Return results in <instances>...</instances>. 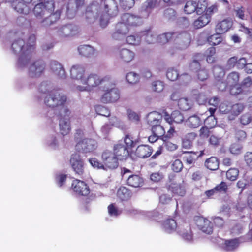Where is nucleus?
I'll list each match as a JSON object with an SVG mask.
<instances>
[{
    "label": "nucleus",
    "mask_w": 252,
    "mask_h": 252,
    "mask_svg": "<svg viewBox=\"0 0 252 252\" xmlns=\"http://www.w3.org/2000/svg\"><path fill=\"white\" fill-rule=\"evenodd\" d=\"M229 86H230L229 92L231 95H237L239 94H247V91L242 88L240 85L238 86L237 84L230 85Z\"/></svg>",
    "instance_id": "nucleus-44"
},
{
    "label": "nucleus",
    "mask_w": 252,
    "mask_h": 252,
    "mask_svg": "<svg viewBox=\"0 0 252 252\" xmlns=\"http://www.w3.org/2000/svg\"><path fill=\"white\" fill-rule=\"evenodd\" d=\"M156 0H147L145 1L141 8V11L149 13L155 6Z\"/></svg>",
    "instance_id": "nucleus-45"
},
{
    "label": "nucleus",
    "mask_w": 252,
    "mask_h": 252,
    "mask_svg": "<svg viewBox=\"0 0 252 252\" xmlns=\"http://www.w3.org/2000/svg\"><path fill=\"white\" fill-rule=\"evenodd\" d=\"M213 74L217 81V85L220 90H225L227 86L237 85L239 81V73L233 71L228 74L227 77V83L222 81L225 73L223 69L219 66H214L213 69Z\"/></svg>",
    "instance_id": "nucleus-2"
},
{
    "label": "nucleus",
    "mask_w": 252,
    "mask_h": 252,
    "mask_svg": "<svg viewBox=\"0 0 252 252\" xmlns=\"http://www.w3.org/2000/svg\"><path fill=\"white\" fill-rule=\"evenodd\" d=\"M193 98L199 105H204L208 101L207 96L204 93L198 92L193 94Z\"/></svg>",
    "instance_id": "nucleus-42"
},
{
    "label": "nucleus",
    "mask_w": 252,
    "mask_h": 252,
    "mask_svg": "<svg viewBox=\"0 0 252 252\" xmlns=\"http://www.w3.org/2000/svg\"><path fill=\"white\" fill-rule=\"evenodd\" d=\"M193 105V101L187 97H182L178 99V106L182 111H188L191 109Z\"/></svg>",
    "instance_id": "nucleus-29"
},
{
    "label": "nucleus",
    "mask_w": 252,
    "mask_h": 252,
    "mask_svg": "<svg viewBox=\"0 0 252 252\" xmlns=\"http://www.w3.org/2000/svg\"><path fill=\"white\" fill-rule=\"evenodd\" d=\"M239 245L237 238L227 240L225 241L224 249L227 251H231L236 249Z\"/></svg>",
    "instance_id": "nucleus-40"
},
{
    "label": "nucleus",
    "mask_w": 252,
    "mask_h": 252,
    "mask_svg": "<svg viewBox=\"0 0 252 252\" xmlns=\"http://www.w3.org/2000/svg\"><path fill=\"white\" fill-rule=\"evenodd\" d=\"M204 59V55L203 53H195L192 57V60L189 63V70L191 72L195 73L201 68L200 62Z\"/></svg>",
    "instance_id": "nucleus-20"
},
{
    "label": "nucleus",
    "mask_w": 252,
    "mask_h": 252,
    "mask_svg": "<svg viewBox=\"0 0 252 252\" xmlns=\"http://www.w3.org/2000/svg\"><path fill=\"white\" fill-rule=\"evenodd\" d=\"M52 71L59 78L65 77V71L63 66L56 61H52L50 63Z\"/></svg>",
    "instance_id": "nucleus-23"
},
{
    "label": "nucleus",
    "mask_w": 252,
    "mask_h": 252,
    "mask_svg": "<svg viewBox=\"0 0 252 252\" xmlns=\"http://www.w3.org/2000/svg\"><path fill=\"white\" fill-rule=\"evenodd\" d=\"M45 9L43 5V2H40L34 6L33 12L35 16H41V14H44L43 11Z\"/></svg>",
    "instance_id": "nucleus-61"
},
{
    "label": "nucleus",
    "mask_w": 252,
    "mask_h": 252,
    "mask_svg": "<svg viewBox=\"0 0 252 252\" xmlns=\"http://www.w3.org/2000/svg\"><path fill=\"white\" fill-rule=\"evenodd\" d=\"M162 226L165 231L170 233L176 230L177 224L174 219L168 218L163 221Z\"/></svg>",
    "instance_id": "nucleus-32"
},
{
    "label": "nucleus",
    "mask_w": 252,
    "mask_h": 252,
    "mask_svg": "<svg viewBox=\"0 0 252 252\" xmlns=\"http://www.w3.org/2000/svg\"><path fill=\"white\" fill-rule=\"evenodd\" d=\"M242 146L236 144H232L230 147V152L234 155H239L242 152Z\"/></svg>",
    "instance_id": "nucleus-64"
},
{
    "label": "nucleus",
    "mask_w": 252,
    "mask_h": 252,
    "mask_svg": "<svg viewBox=\"0 0 252 252\" xmlns=\"http://www.w3.org/2000/svg\"><path fill=\"white\" fill-rule=\"evenodd\" d=\"M113 152L118 160L124 161L128 159L131 154L123 143H116L113 147Z\"/></svg>",
    "instance_id": "nucleus-16"
},
{
    "label": "nucleus",
    "mask_w": 252,
    "mask_h": 252,
    "mask_svg": "<svg viewBox=\"0 0 252 252\" xmlns=\"http://www.w3.org/2000/svg\"><path fill=\"white\" fill-rule=\"evenodd\" d=\"M127 184L133 188L142 187L144 184V180L139 175L132 174L128 177L126 180Z\"/></svg>",
    "instance_id": "nucleus-25"
},
{
    "label": "nucleus",
    "mask_w": 252,
    "mask_h": 252,
    "mask_svg": "<svg viewBox=\"0 0 252 252\" xmlns=\"http://www.w3.org/2000/svg\"><path fill=\"white\" fill-rule=\"evenodd\" d=\"M220 34L217 33L208 36L207 38L208 42L212 46H216L221 43L223 41V38Z\"/></svg>",
    "instance_id": "nucleus-39"
},
{
    "label": "nucleus",
    "mask_w": 252,
    "mask_h": 252,
    "mask_svg": "<svg viewBox=\"0 0 252 252\" xmlns=\"http://www.w3.org/2000/svg\"><path fill=\"white\" fill-rule=\"evenodd\" d=\"M234 137L238 142H243L247 138L246 132L242 129L236 128L235 130Z\"/></svg>",
    "instance_id": "nucleus-48"
},
{
    "label": "nucleus",
    "mask_w": 252,
    "mask_h": 252,
    "mask_svg": "<svg viewBox=\"0 0 252 252\" xmlns=\"http://www.w3.org/2000/svg\"><path fill=\"white\" fill-rule=\"evenodd\" d=\"M202 121L197 115H194L189 117L187 121L188 126L192 128H195L199 127L201 124Z\"/></svg>",
    "instance_id": "nucleus-38"
},
{
    "label": "nucleus",
    "mask_w": 252,
    "mask_h": 252,
    "mask_svg": "<svg viewBox=\"0 0 252 252\" xmlns=\"http://www.w3.org/2000/svg\"><path fill=\"white\" fill-rule=\"evenodd\" d=\"M171 169L175 172L179 173L183 168V164L180 159H175L171 164Z\"/></svg>",
    "instance_id": "nucleus-53"
},
{
    "label": "nucleus",
    "mask_w": 252,
    "mask_h": 252,
    "mask_svg": "<svg viewBox=\"0 0 252 252\" xmlns=\"http://www.w3.org/2000/svg\"><path fill=\"white\" fill-rule=\"evenodd\" d=\"M115 85L112 82L111 78L109 82L104 84L103 93L100 97V101L103 103H113L120 98L119 90L115 88Z\"/></svg>",
    "instance_id": "nucleus-7"
},
{
    "label": "nucleus",
    "mask_w": 252,
    "mask_h": 252,
    "mask_svg": "<svg viewBox=\"0 0 252 252\" xmlns=\"http://www.w3.org/2000/svg\"><path fill=\"white\" fill-rule=\"evenodd\" d=\"M57 34L63 37H70L77 35L79 32L78 26L74 24L64 25L58 30Z\"/></svg>",
    "instance_id": "nucleus-18"
},
{
    "label": "nucleus",
    "mask_w": 252,
    "mask_h": 252,
    "mask_svg": "<svg viewBox=\"0 0 252 252\" xmlns=\"http://www.w3.org/2000/svg\"><path fill=\"white\" fill-rule=\"evenodd\" d=\"M139 76L138 74L130 72L126 76V79L129 84H135L139 81Z\"/></svg>",
    "instance_id": "nucleus-50"
},
{
    "label": "nucleus",
    "mask_w": 252,
    "mask_h": 252,
    "mask_svg": "<svg viewBox=\"0 0 252 252\" xmlns=\"http://www.w3.org/2000/svg\"><path fill=\"white\" fill-rule=\"evenodd\" d=\"M204 123L206 126L212 128L217 125V121L214 116H208L205 120Z\"/></svg>",
    "instance_id": "nucleus-59"
},
{
    "label": "nucleus",
    "mask_w": 252,
    "mask_h": 252,
    "mask_svg": "<svg viewBox=\"0 0 252 252\" xmlns=\"http://www.w3.org/2000/svg\"><path fill=\"white\" fill-rule=\"evenodd\" d=\"M205 166L210 170H216L219 166V160L216 157H211L205 160Z\"/></svg>",
    "instance_id": "nucleus-35"
},
{
    "label": "nucleus",
    "mask_w": 252,
    "mask_h": 252,
    "mask_svg": "<svg viewBox=\"0 0 252 252\" xmlns=\"http://www.w3.org/2000/svg\"><path fill=\"white\" fill-rule=\"evenodd\" d=\"M232 26V21L228 18L219 22L216 26L215 31L217 33L222 34L227 32Z\"/></svg>",
    "instance_id": "nucleus-22"
},
{
    "label": "nucleus",
    "mask_w": 252,
    "mask_h": 252,
    "mask_svg": "<svg viewBox=\"0 0 252 252\" xmlns=\"http://www.w3.org/2000/svg\"><path fill=\"white\" fill-rule=\"evenodd\" d=\"M134 3V0H120L121 6L125 10H129L132 7Z\"/></svg>",
    "instance_id": "nucleus-56"
},
{
    "label": "nucleus",
    "mask_w": 252,
    "mask_h": 252,
    "mask_svg": "<svg viewBox=\"0 0 252 252\" xmlns=\"http://www.w3.org/2000/svg\"><path fill=\"white\" fill-rule=\"evenodd\" d=\"M166 76L167 78L171 81H176L177 79H179V74L178 70L173 68H169L166 72Z\"/></svg>",
    "instance_id": "nucleus-49"
},
{
    "label": "nucleus",
    "mask_w": 252,
    "mask_h": 252,
    "mask_svg": "<svg viewBox=\"0 0 252 252\" xmlns=\"http://www.w3.org/2000/svg\"><path fill=\"white\" fill-rule=\"evenodd\" d=\"M204 58H206L207 62L209 63H213L216 62V48L214 47L208 48L205 51Z\"/></svg>",
    "instance_id": "nucleus-36"
},
{
    "label": "nucleus",
    "mask_w": 252,
    "mask_h": 252,
    "mask_svg": "<svg viewBox=\"0 0 252 252\" xmlns=\"http://www.w3.org/2000/svg\"><path fill=\"white\" fill-rule=\"evenodd\" d=\"M45 69L44 62L41 60H36L29 67L28 75L31 78L38 77L43 73Z\"/></svg>",
    "instance_id": "nucleus-12"
},
{
    "label": "nucleus",
    "mask_w": 252,
    "mask_h": 252,
    "mask_svg": "<svg viewBox=\"0 0 252 252\" xmlns=\"http://www.w3.org/2000/svg\"><path fill=\"white\" fill-rule=\"evenodd\" d=\"M177 177L178 176L174 173L169 175L168 179L170 184L168 185V190L174 194L184 196L186 194V189L183 185L176 182Z\"/></svg>",
    "instance_id": "nucleus-10"
},
{
    "label": "nucleus",
    "mask_w": 252,
    "mask_h": 252,
    "mask_svg": "<svg viewBox=\"0 0 252 252\" xmlns=\"http://www.w3.org/2000/svg\"><path fill=\"white\" fill-rule=\"evenodd\" d=\"M142 18L143 17H128L127 23H118L112 34L113 39L118 40L125 36L129 31L130 27L137 26L142 24Z\"/></svg>",
    "instance_id": "nucleus-1"
},
{
    "label": "nucleus",
    "mask_w": 252,
    "mask_h": 252,
    "mask_svg": "<svg viewBox=\"0 0 252 252\" xmlns=\"http://www.w3.org/2000/svg\"><path fill=\"white\" fill-rule=\"evenodd\" d=\"M24 44L25 41L23 39H18L14 41L11 45V48L14 53L21 54V56L19 59V62L21 63L24 62L25 60L27 63V61L31 58V55L29 53L26 54L24 50Z\"/></svg>",
    "instance_id": "nucleus-13"
},
{
    "label": "nucleus",
    "mask_w": 252,
    "mask_h": 252,
    "mask_svg": "<svg viewBox=\"0 0 252 252\" xmlns=\"http://www.w3.org/2000/svg\"><path fill=\"white\" fill-rule=\"evenodd\" d=\"M195 73L197 74V76L198 80L201 81H203L206 80L209 76L208 71L205 68H200Z\"/></svg>",
    "instance_id": "nucleus-57"
},
{
    "label": "nucleus",
    "mask_w": 252,
    "mask_h": 252,
    "mask_svg": "<svg viewBox=\"0 0 252 252\" xmlns=\"http://www.w3.org/2000/svg\"><path fill=\"white\" fill-rule=\"evenodd\" d=\"M164 85L161 81H156L152 83V90L156 92L159 93L164 89Z\"/></svg>",
    "instance_id": "nucleus-58"
},
{
    "label": "nucleus",
    "mask_w": 252,
    "mask_h": 252,
    "mask_svg": "<svg viewBox=\"0 0 252 252\" xmlns=\"http://www.w3.org/2000/svg\"><path fill=\"white\" fill-rule=\"evenodd\" d=\"M160 118L161 116L159 113L156 111L150 112L148 114L147 117L148 123L152 126L160 124Z\"/></svg>",
    "instance_id": "nucleus-34"
},
{
    "label": "nucleus",
    "mask_w": 252,
    "mask_h": 252,
    "mask_svg": "<svg viewBox=\"0 0 252 252\" xmlns=\"http://www.w3.org/2000/svg\"><path fill=\"white\" fill-rule=\"evenodd\" d=\"M111 77L109 76L101 78L96 73H91L85 76L83 79L82 84L83 86L78 85L76 88L80 91H91L94 87H96L100 84H104L109 82Z\"/></svg>",
    "instance_id": "nucleus-3"
},
{
    "label": "nucleus",
    "mask_w": 252,
    "mask_h": 252,
    "mask_svg": "<svg viewBox=\"0 0 252 252\" xmlns=\"http://www.w3.org/2000/svg\"><path fill=\"white\" fill-rule=\"evenodd\" d=\"M70 163L73 171L78 175H82L84 172V164L80 155L73 154L71 156Z\"/></svg>",
    "instance_id": "nucleus-17"
},
{
    "label": "nucleus",
    "mask_w": 252,
    "mask_h": 252,
    "mask_svg": "<svg viewBox=\"0 0 252 252\" xmlns=\"http://www.w3.org/2000/svg\"><path fill=\"white\" fill-rule=\"evenodd\" d=\"M152 131L153 134H156L159 137H162L165 133L164 128L160 125V124L152 126Z\"/></svg>",
    "instance_id": "nucleus-51"
},
{
    "label": "nucleus",
    "mask_w": 252,
    "mask_h": 252,
    "mask_svg": "<svg viewBox=\"0 0 252 252\" xmlns=\"http://www.w3.org/2000/svg\"><path fill=\"white\" fill-rule=\"evenodd\" d=\"M172 118L173 119V122L176 123H181L184 121L183 114L178 110L172 112Z\"/></svg>",
    "instance_id": "nucleus-60"
},
{
    "label": "nucleus",
    "mask_w": 252,
    "mask_h": 252,
    "mask_svg": "<svg viewBox=\"0 0 252 252\" xmlns=\"http://www.w3.org/2000/svg\"><path fill=\"white\" fill-rule=\"evenodd\" d=\"M141 37H144L145 41L148 43H153L155 37L153 34L151 28L148 29L141 31L140 33Z\"/></svg>",
    "instance_id": "nucleus-41"
},
{
    "label": "nucleus",
    "mask_w": 252,
    "mask_h": 252,
    "mask_svg": "<svg viewBox=\"0 0 252 252\" xmlns=\"http://www.w3.org/2000/svg\"><path fill=\"white\" fill-rule=\"evenodd\" d=\"M101 158L105 170L115 169L118 166V160L112 151L108 150L104 151Z\"/></svg>",
    "instance_id": "nucleus-11"
},
{
    "label": "nucleus",
    "mask_w": 252,
    "mask_h": 252,
    "mask_svg": "<svg viewBox=\"0 0 252 252\" xmlns=\"http://www.w3.org/2000/svg\"><path fill=\"white\" fill-rule=\"evenodd\" d=\"M63 113H59L60 131L63 136L68 134L71 131L70 123V111L67 108H63Z\"/></svg>",
    "instance_id": "nucleus-8"
},
{
    "label": "nucleus",
    "mask_w": 252,
    "mask_h": 252,
    "mask_svg": "<svg viewBox=\"0 0 252 252\" xmlns=\"http://www.w3.org/2000/svg\"><path fill=\"white\" fill-rule=\"evenodd\" d=\"M85 68L81 65L76 64L72 66L70 69V76L71 78L80 80L81 83L85 77Z\"/></svg>",
    "instance_id": "nucleus-21"
},
{
    "label": "nucleus",
    "mask_w": 252,
    "mask_h": 252,
    "mask_svg": "<svg viewBox=\"0 0 252 252\" xmlns=\"http://www.w3.org/2000/svg\"><path fill=\"white\" fill-rule=\"evenodd\" d=\"M153 149L152 147L147 144H141L138 145L135 151L131 152L130 157L133 158V155L135 158H146L149 157L152 154Z\"/></svg>",
    "instance_id": "nucleus-15"
},
{
    "label": "nucleus",
    "mask_w": 252,
    "mask_h": 252,
    "mask_svg": "<svg viewBox=\"0 0 252 252\" xmlns=\"http://www.w3.org/2000/svg\"><path fill=\"white\" fill-rule=\"evenodd\" d=\"M179 233L182 237L188 241H191L193 239V234L190 225L188 223H185L179 226Z\"/></svg>",
    "instance_id": "nucleus-24"
},
{
    "label": "nucleus",
    "mask_w": 252,
    "mask_h": 252,
    "mask_svg": "<svg viewBox=\"0 0 252 252\" xmlns=\"http://www.w3.org/2000/svg\"><path fill=\"white\" fill-rule=\"evenodd\" d=\"M126 41L128 44L138 45L140 43L141 37L138 35H130L126 37Z\"/></svg>",
    "instance_id": "nucleus-55"
},
{
    "label": "nucleus",
    "mask_w": 252,
    "mask_h": 252,
    "mask_svg": "<svg viewBox=\"0 0 252 252\" xmlns=\"http://www.w3.org/2000/svg\"><path fill=\"white\" fill-rule=\"evenodd\" d=\"M196 224L198 228L203 232L211 234L213 231L211 222L207 219L203 217H198L196 220Z\"/></svg>",
    "instance_id": "nucleus-19"
},
{
    "label": "nucleus",
    "mask_w": 252,
    "mask_h": 252,
    "mask_svg": "<svg viewBox=\"0 0 252 252\" xmlns=\"http://www.w3.org/2000/svg\"><path fill=\"white\" fill-rule=\"evenodd\" d=\"M244 106L241 103L231 104V111L229 117L238 115L243 110Z\"/></svg>",
    "instance_id": "nucleus-46"
},
{
    "label": "nucleus",
    "mask_w": 252,
    "mask_h": 252,
    "mask_svg": "<svg viewBox=\"0 0 252 252\" xmlns=\"http://www.w3.org/2000/svg\"><path fill=\"white\" fill-rule=\"evenodd\" d=\"M98 5L97 3L94 2L87 8V12H91L93 14L108 15V16H114L118 14V9L117 3L114 0H105L98 11Z\"/></svg>",
    "instance_id": "nucleus-4"
},
{
    "label": "nucleus",
    "mask_w": 252,
    "mask_h": 252,
    "mask_svg": "<svg viewBox=\"0 0 252 252\" xmlns=\"http://www.w3.org/2000/svg\"><path fill=\"white\" fill-rule=\"evenodd\" d=\"M117 195L121 201H127L131 198L132 193L127 188L121 186L117 190Z\"/></svg>",
    "instance_id": "nucleus-31"
},
{
    "label": "nucleus",
    "mask_w": 252,
    "mask_h": 252,
    "mask_svg": "<svg viewBox=\"0 0 252 252\" xmlns=\"http://www.w3.org/2000/svg\"><path fill=\"white\" fill-rule=\"evenodd\" d=\"M79 54L85 57H89L94 53V48L88 45H80L78 48Z\"/></svg>",
    "instance_id": "nucleus-33"
},
{
    "label": "nucleus",
    "mask_w": 252,
    "mask_h": 252,
    "mask_svg": "<svg viewBox=\"0 0 252 252\" xmlns=\"http://www.w3.org/2000/svg\"><path fill=\"white\" fill-rule=\"evenodd\" d=\"M211 17H198V19L194 21V26L199 29L207 25L211 20Z\"/></svg>",
    "instance_id": "nucleus-43"
},
{
    "label": "nucleus",
    "mask_w": 252,
    "mask_h": 252,
    "mask_svg": "<svg viewBox=\"0 0 252 252\" xmlns=\"http://www.w3.org/2000/svg\"><path fill=\"white\" fill-rule=\"evenodd\" d=\"M197 3L193 1H188L185 6L184 11L187 14H191L196 10Z\"/></svg>",
    "instance_id": "nucleus-47"
},
{
    "label": "nucleus",
    "mask_w": 252,
    "mask_h": 252,
    "mask_svg": "<svg viewBox=\"0 0 252 252\" xmlns=\"http://www.w3.org/2000/svg\"><path fill=\"white\" fill-rule=\"evenodd\" d=\"M192 80L191 76L188 73H184L180 75L179 81L181 84H187Z\"/></svg>",
    "instance_id": "nucleus-63"
},
{
    "label": "nucleus",
    "mask_w": 252,
    "mask_h": 252,
    "mask_svg": "<svg viewBox=\"0 0 252 252\" xmlns=\"http://www.w3.org/2000/svg\"><path fill=\"white\" fill-rule=\"evenodd\" d=\"M239 17L242 20H244L243 18H245V17ZM246 17L248 18L245 19L246 21H244L240 23V25L241 26V29H240V30L246 34L249 35L250 37L252 39V29L249 28L247 27V26H250L251 25H252V17Z\"/></svg>",
    "instance_id": "nucleus-28"
},
{
    "label": "nucleus",
    "mask_w": 252,
    "mask_h": 252,
    "mask_svg": "<svg viewBox=\"0 0 252 252\" xmlns=\"http://www.w3.org/2000/svg\"><path fill=\"white\" fill-rule=\"evenodd\" d=\"M71 189L76 194L80 196H87L90 193L89 186L84 181L78 179L73 180Z\"/></svg>",
    "instance_id": "nucleus-14"
},
{
    "label": "nucleus",
    "mask_w": 252,
    "mask_h": 252,
    "mask_svg": "<svg viewBox=\"0 0 252 252\" xmlns=\"http://www.w3.org/2000/svg\"><path fill=\"white\" fill-rule=\"evenodd\" d=\"M134 56V53L126 48H123L119 52V57L120 59L122 61L125 63H129L132 61Z\"/></svg>",
    "instance_id": "nucleus-30"
},
{
    "label": "nucleus",
    "mask_w": 252,
    "mask_h": 252,
    "mask_svg": "<svg viewBox=\"0 0 252 252\" xmlns=\"http://www.w3.org/2000/svg\"><path fill=\"white\" fill-rule=\"evenodd\" d=\"M97 147V142L92 138H85L77 142L75 149L79 152L90 153L95 150Z\"/></svg>",
    "instance_id": "nucleus-9"
},
{
    "label": "nucleus",
    "mask_w": 252,
    "mask_h": 252,
    "mask_svg": "<svg viewBox=\"0 0 252 252\" xmlns=\"http://www.w3.org/2000/svg\"><path fill=\"white\" fill-rule=\"evenodd\" d=\"M239 175V170L236 168H230L226 173V177L231 181L236 180Z\"/></svg>",
    "instance_id": "nucleus-52"
},
{
    "label": "nucleus",
    "mask_w": 252,
    "mask_h": 252,
    "mask_svg": "<svg viewBox=\"0 0 252 252\" xmlns=\"http://www.w3.org/2000/svg\"><path fill=\"white\" fill-rule=\"evenodd\" d=\"M197 135L195 132H190L186 134L182 139L183 148L189 149L193 145V141L196 139Z\"/></svg>",
    "instance_id": "nucleus-26"
},
{
    "label": "nucleus",
    "mask_w": 252,
    "mask_h": 252,
    "mask_svg": "<svg viewBox=\"0 0 252 252\" xmlns=\"http://www.w3.org/2000/svg\"><path fill=\"white\" fill-rule=\"evenodd\" d=\"M210 128L207 126H202L199 130V136L201 138H207L210 136Z\"/></svg>",
    "instance_id": "nucleus-62"
},
{
    "label": "nucleus",
    "mask_w": 252,
    "mask_h": 252,
    "mask_svg": "<svg viewBox=\"0 0 252 252\" xmlns=\"http://www.w3.org/2000/svg\"><path fill=\"white\" fill-rule=\"evenodd\" d=\"M184 153L188 154L187 156L185 157V161L188 164H191L194 163L198 158L200 157H201L204 154V151H185L184 152Z\"/></svg>",
    "instance_id": "nucleus-27"
},
{
    "label": "nucleus",
    "mask_w": 252,
    "mask_h": 252,
    "mask_svg": "<svg viewBox=\"0 0 252 252\" xmlns=\"http://www.w3.org/2000/svg\"><path fill=\"white\" fill-rule=\"evenodd\" d=\"M178 39V43L181 44L183 48L187 47L191 40L190 35L186 32L179 33L177 32H166L159 35L157 40L158 43L164 44L171 40Z\"/></svg>",
    "instance_id": "nucleus-5"
},
{
    "label": "nucleus",
    "mask_w": 252,
    "mask_h": 252,
    "mask_svg": "<svg viewBox=\"0 0 252 252\" xmlns=\"http://www.w3.org/2000/svg\"><path fill=\"white\" fill-rule=\"evenodd\" d=\"M66 101V95L55 90L50 91L44 98V103L48 107L52 108L60 107V113L63 111V108H66L64 106Z\"/></svg>",
    "instance_id": "nucleus-6"
},
{
    "label": "nucleus",
    "mask_w": 252,
    "mask_h": 252,
    "mask_svg": "<svg viewBox=\"0 0 252 252\" xmlns=\"http://www.w3.org/2000/svg\"><path fill=\"white\" fill-rule=\"evenodd\" d=\"M123 140L125 144V146L127 148V149H132L139 142L138 139H134L129 134H126L124 137Z\"/></svg>",
    "instance_id": "nucleus-37"
},
{
    "label": "nucleus",
    "mask_w": 252,
    "mask_h": 252,
    "mask_svg": "<svg viewBox=\"0 0 252 252\" xmlns=\"http://www.w3.org/2000/svg\"><path fill=\"white\" fill-rule=\"evenodd\" d=\"M108 212L110 216L114 217L118 216L122 212L113 203L110 204L108 206Z\"/></svg>",
    "instance_id": "nucleus-54"
}]
</instances>
